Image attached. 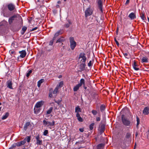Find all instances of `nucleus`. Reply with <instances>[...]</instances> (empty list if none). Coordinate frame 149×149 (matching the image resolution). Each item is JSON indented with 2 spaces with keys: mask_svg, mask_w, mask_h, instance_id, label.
Listing matches in <instances>:
<instances>
[{
  "mask_svg": "<svg viewBox=\"0 0 149 149\" xmlns=\"http://www.w3.org/2000/svg\"><path fill=\"white\" fill-rule=\"evenodd\" d=\"M46 120H47L46 118H45L43 121V124L45 126L50 128V127H51L54 126L55 124V122L54 120L50 122L48 121H46Z\"/></svg>",
  "mask_w": 149,
  "mask_h": 149,
  "instance_id": "obj_1",
  "label": "nucleus"
},
{
  "mask_svg": "<svg viewBox=\"0 0 149 149\" xmlns=\"http://www.w3.org/2000/svg\"><path fill=\"white\" fill-rule=\"evenodd\" d=\"M31 136H27L25 138L24 140L21 141H20L17 142L18 147L22 145H24L27 141L28 143H29L31 140Z\"/></svg>",
  "mask_w": 149,
  "mask_h": 149,
  "instance_id": "obj_2",
  "label": "nucleus"
},
{
  "mask_svg": "<svg viewBox=\"0 0 149 149\" xmlns=\"http://www.w3.org/2000/svg\"><path fill=\"white\" fill-rule=\"evenodd\" d=\"M122 121L123 123L126 126H129L131 124L130 121L126 118L124 115L121 116Z\"/></svg>",
  "mask_w": 149,
  "mask_h": 149,
  "instance_id": "obj_3",
  "label": "nucleus"
},
{
  "mask_svg": "<svg viewBox=\"0 0 149 149\" xmlns=\"http://www.w3.org/2000/svg\"><path fill=\"white\" fill-rule=\"evenodd\" d=\"M70 48L72 50H73L74 49L77 45L76 42L74 41V39L73 37H70Z\"/></svg>",
  "mask_w": 149,
  "mask_h": 149,
  "instance_id": "obj_4",
  "label": "nucleus"
},
{
  "mask_svg": "<svg viewBox=\"0 0 149 149\" xmlns=\"http://www.w3.org/2000/svg\"><path fill=\"white\" fill-rule=\"evenodd\" d=\"M93 12V10L89 7L86 9L85 12V16L86 17L92 15Z\"/></svg>",
  "mask_w": 149,
  "mask_h": 149,
  "instance_id": "obj_5",
  "label": "nucleus"
},
{
  "mask_svg": "<svg viewBox=\"0 0 149 149\" xmlns=\"http://www.w3.org/2000/svg\"><path fill=\"white\" fill-rule=\"evenodd\" d=\"M79 58L81 59L80 60V61L81 63H85L86 60V58L85 54L84 53H80L79 56Z\"/></svg>",
  "mask_w": 149,
  "mask_h": 149,
  "instance_id": "obj_6",
  "label": "nucleus"
},
{
  "mask_svg": "<svg viewBox=\"0 0 149 149\" xmlns=\"http://www.w3.org/2000/svg\"><path fill=\"white\" fill-rule=\"evenodd\" d=\"M97 2L98 8L99 9L101 13H103L102 9V0H97Z\"/></svg>",
  "mask_w": 149,
  "mask_h": 149,
  "instance_id": "obj_7",
  "label": "nucleus"
},
{
  "mask_svg": "<svg viewBox=\"0 0 149 149\" xmlns=\"http://www.w3.org/2000/svg\"><path fill=\"white\" fill-rule=\"evenodd\" d=\"M86 66L85 63H82L79 66V70H78V71L81 72L84 70L85 69Z\"/></svg>",
  "mask_w": 149,
  "mask_h": 149,
  "instance_id": "obj_8",
  "label": "nucleus"
},
{
  "mask_svg": "<svg viewBox=\"0 0 149 149\" xmlns=\"http://www.w3.org/2000/svg\"><path fill=\"white\" fill-rule=\"evenodd\" d=\"M44 103V102L42 100L37 102L35 104V107L36 108H39L43 105Z\"/></svg>",
  "mask_w": 149,
  "mask_h": 149,
  "instance_id": "obj_9",
  "label": "nucleus"
},
{
  "mask_svg": "<svg viewBox=\"0 0 149 149\" xmlns=\"http://www.w3.org/2000/svg\"><path fill=\"white\" fill-rule=\"evenodd\" d=\"M36 144L38 145H41L42 144V141L40 139V136L38 135L36 136Z\"/></svg>",
  "mask_w": 149,
  "mask_h": 149,
  "instance_id": "obj_10",
  "label": "nucleus"
},
{
  "mask_svg": "<svg viewBox=\"0 0 149 149\" xmlns=\"http://www.w3.org/2000/svg\"><path fill=\"white\" fill-rule=\"evenodd\" d=\"M7 7L8 10L11 11L14 10L15 9V6L12 3L8 4L7 6Z\"/></svg>",
  "mask_w": 149,
  "mask_h": 149,
  "instance_id": "obj_11",
  "label": "nucleus"
},
{
  "mask_svg": "<svg viewBox=\"0 0 149 149\" xmlns=\"http://www.w3.org/2000/svg\"><path fill=\"white\" fill-rule=\"evenodd\" d=\"M128 17L131 20L134 19L136 18V14L134 13H131L129 15Z\"/></svg>",
  "mask_w": 149,
  "mask_h": 149,
  "instance_id": "obj_12",
  "label": "nucleus"
},
{
  "mask_svg": "<svg viewBox=\"0 0 149 149\" xmlns=\"http://www.w3.org/2000/svg\"><path fill=\"white\" fill-rule=\"evenodd\" d=\"M19 53L20 54V57L22 58L24 57L26 55V52L25 50H23L19 52Z\"/></svg>",
  "mask_w": 149,
  "mask_h": 149,
  "instance_id": "obj_13",
  "label": "nucleus"
},
{
  "mask_svg": "<svg viewBox=\"0 0 149 149\" xmlns=\"http://www.w3.org/2000/svg\"><path fill=\"white\" fill-rule=\"evenodd\" d=\"M53 109L52 107H50L48 110L46 111V113L45 114L46 117H49V116L48 115L50 114L52 112Z\"/></svg>",
  "mask_w": 149,
  "mask_h": 149,
  "instance_id": "obj_14",
  "label": "nucleus"
},
{
  "mask_svg": "<svg viewBox=\"0 0 149 149\" xmlns=\"http://www.w3.org/2000/svg\"><path fill=\"white\" fill-rule=\"evenodd\" d=\"M143 113L144 115H148L149 113V108L147 107H145L143 111Z\"/></svg>",
  "mask_w": 149,
  "mask_h": 149,
  "instance_id": "obj_15",
  "label": "nucleus"
},
{
  "mask_svg": "<svg viewBox=\"0 0 149 149\" xmlns=\"http://www.w3.org/2000/svg\"><path fill=\"white\" fill-rule=\"evenodd\" d=\"M16 17V15H14L13 16L10 17L8 20V22L10 24H12L13 22V21L15 19V18Z\"/></svg>",
  "mask_w": 149,
  "mask_h": 149,
  "instance_id": "obj_16",
  "label": "nucleus"
},
{
  "mask_svg": "<svg viewBox=\"0 0 149 149\" xmlns=\"http://www.w3.org/2000/svg\"><path fill=\"white\" fill-rule=\"evenodd\" d=\"M62 33V32L61 30L58 31L55 33L53 37V39L55 40L59 35L61 34Z\"/></svg>",
  "mask_w": 149,
  "mask_h": 149,
  "instance_id": "obj_17",
  "label": "nucleus"
},
{
  "mask_svg": "<svg viewBox=\"0 0 149 149\" xmlns=\"http://www.w3.org/2000/svg\"><path fill=\"white\" fill-rule=\"evenodd\" d=\"M148 58L146 56L142 57L141 59V62L142 63H148Z\"/></svg>",
  "mask_w": 149,
  "mask_h": 149,
  "instance_id": "obj_18",
  "label": "nucleus"
},
{
  "mask_svg": "<svg viewBox=\"0 0 149 149\" xmlns=\"http://www.w3.org/2000/svg\"><path fill=\"white\" fill-rule=\"evenodd\" d=\"M76 116L79 121L82 122L83 121V119L80 116V114L79 113H77Z\"/></svg>",
  "mask_w": 149,
  "mask_h": 149,
  "instance_id": "obj_19",
  "label": "nucleus"
},
{
  "mask_svg": "<svg viewBox=\"0 0 149 149\" xmlns=\"http://www.w3.org/2000/svg\"><path fill=\"white\" fill-rule=\"evenodd\" d=\"M133 66L134 69L135 70H139V68H136V67L137 66V65L136 63V61H134Z\"/></svg>",
  "mask_w": 149,
  "mask_h": 149,
  "instance_id": "obj_20",
  "label": "nucleus"
},
{
  "mask_svg": "<svg viewBox=\"0 0 149 149\" xmlns=\"http://www.w3.org/2000/svg\"><path fill=\"white\" fill-rule=\"evenodd\" d=\"M7 87L10 88V89H13L12 86V83L11 81H8L7 82Z\"/></svg>",
  "mask_w": 149,
  "mask_h": 149,
  "instance_id": "obj_21",
  "label": "nucleus"
},
{
  "mask_svg": "<svg viewBox=\"0 0 149 149\" xmlns=\"http://www.w3.org/2000/svg\"><path fill=\"white\" fill-rule=\"evenodd\" d=\"M40 110L41 109L40 108H36L35 107L34 109V113L36 114H37L40 112Z\"/></svg>",
  "mask_w": 149,
  "mask_h": 149,
  "instance_id": "obj_22",
  "label": "nucleus"
},
{
  "mask_svg": "<svg viewBox=\"0 0 149 149\" xmlns=\"http://www.w3.org/2000/svg\"><path fill=\"white\" fill-rule=\"evenodd\" d=\"M80 86L79 84H77L73 88L74 91H77Z\"/></svg>",
  "mask_w": 149,
  "mask_h": 149,
  "instance_id": "obj_23",
  "label": "nucleus"
},
{
  "mask_svg": "<svg viewBox=\"0 0 149 149\" xmlns=\"http://www.w3.org/2000/svg\"><path fill=\"white\" fill-rule=\"evenodd\" d=\"M80 86H81L82 85L84 86L85 85V80L84 79H80V82L78 84Z\"/></svg>",
  "mask_w": 149,
  "mask_h": 149,
  "instance_id": "obj_24",
  "label": "nucleus"
},
{
  "mask_svg": "<svg viewBox=\"0 0 149 149\" xmlns=\"http://www.w3.org/2000/svg\"><path fill=\"white\" fill-rule=\"evenodd\" d=\"M44 81V79H41L39 80L38 82L37 86L38 87H39L41 85V84H42Z\"/></svg>",
  "mask_w": 149,
  "mask_h": 149,
  "instance_id": "obj_25",
  "label": "nucleus"
},
{
  "mask_svg": "<svg viewBox=\"0 0 149 149\" xmlns=\"http://www.w3.org/2000/svg\"><path fill=\"white\" fill-rule=\"evenodd\" d=\"M65 40V39L63 37H61L58 39L56 42V43L62 42H63Z\"/></svg>",
  "mask_w": 149,
  "mask_h": 149,
  "instance_id": "obj_26",
  "label": "nucleus"
},
{
  "mask_svg": "<svg viewBox=\"0 0 149 149\" xmlns=\"http://www.w3.org/2000/svg\"><path fill=\"white\" fill-rule=\"evenodd\" d=\"M81 110L79 107L78 106L75 107V112L77 113H79V112H81Z\"/></svg>",
  "mask_w": 149,
  "mask_h": 149,
  "instance_id": "obj_27",
  "label": "nucleus"
},
{
  "mask_svg": "<svg viewBox=\"0 0 149 149\" xmlns=\"http://www.w3.org/2000/svg\"><path fill=\"white\" fill-rule=\"evenodd\" d=\"M30 125V123L29 122L26 123L24 126V130L25 131L26 130L27 128Z\"/></svg>",
  "mask_w": 149,
  "mask_h": 149,
  "instance_id": "obj_28",
  "label": "nucleus"
},
{
  "mask_svg": "<svg viewBox=\"0 0 149 149\" xmlns=\"http://www.w3.org/2000/svg\"><path fill=\"white\" fill-rule=\"evenodd\" d=\"M94 60L92 59V60L90 61L88 63V66L89 67H90L93 66V63Z\"/></svg>",
  "mask_w": 149,
  "mask_h": 149,
  "instance_id": "obj_29",
  "label": "nucleus"
},
{
  "mask_svg": "<svg viewBox=\"0 0 149 149\" xmlns=\"http://www.w3.org/2000/svg\"><path fill=\"white\" fill-rule=\"evenodd\" d=\"M58 89V86H57L53 92V94H56L57 93Z\"/></svg>",
  "mask_w": 149,
  "mask_h": 149,
  "instance_id": "obj_30",
  "label": "nucleus"
},
{
  "mask_svg": "<svg viewBox=\"0 0 149 149\" xmlns=\"http://www.w3.org/2000/svg\"><path fill=\"white\" fill-rule=\"evenodd\" d=\"M8 116L9 113H6L2 117V119L4 120L6 119L8 117Z\"/></svg>",
  "mask_w": 149,
  "mask_h": 149,
  "instance_id": "obj_31",
  "label": "nucleus"
},
{
  "mask_svg": "<svg viewBox=\"0 0 149 149\" xmlns=\"http://www.w3.org/2000/svg\"><path fill=\"white\" fill-rule=\"evenodd\" d=\"M104 146V144L102 143L99 144L97 146L98 149H101Z\"/></svg>",
  "mask_w": 149,
  "mask_h": 149,
  "instance_id": "obj_32",
  "label": "nucleus"
},
{
  "mask_svg": "<svg viewBox=\"0 0 149 149\" xmlns=\"http://www.w3.org/2000/svg\"><path fill=\"white\" fill-rule=\"evenodd\" d=\"M131 137V134L130 133H127L126 135V137L127 139H129Z\"/></svg>",
  "mask_w": 149,
  "mask_h": 149,
  "instance_id": "obj_33",
  "label": "nucleus"
},
{
  "mask_svg": "<svg viewBox=\"0 0 149 149\" xmlns=\"http://www.w3.org/2000/svg\"><path fill=\"white\" fill-rule=\"evenodd\" d=\"M105 109V106L104 105H102L100 107V109L101 111H103Z\"/></svg>",
  "mask_w": 149,
  "mask_h": 149,
  "instance_id": "obj_34",
  "label": "nucleus"
},
{
  "mask_svg": "<svg viewBox=\"0 0 149 149\" xmlns=\"http://www.w3.org/2000/svg\"><path fill=\"white\" fill-rule=\"evenodd\" d=\"M16 146L18 147V146L17 145V143H15L13 144V145L10 147V148H14Z\"/></svg>",
  "mask_w": 149,
  "mask_h": 149,
  "instance_id": "obj_35",
  "label": "nucleus"
},
{
  "mask_svg": "<svg viewBox=\"0 0 149 149\" xmlns=\"http://www.w3.org/2000/svg\"><path fill=\"white\" fill-rule=\"evenodd\" d=\"M136 118L137 121L136 126L137 127L139 125L140 123V120L139 118L137 116H136Z\"/></svg>",
  "mask_w": 149,
  "mask_h": 149,
  "instance_id": "obj_36",
  "label": "nucleus"
},
{
  "mask_svg": "<svg viewBox=\"0 0 149 149\" xmlns=\"http://www.w3.org/2000/svg\"><path fill=\"white\" fill-rule=\"evenodd\" d=\"M32 70H30L28 71V72L26 74V76L27 77H28L30 75V74L32 73Z\"/></svg>",
  "mask_w": 149,
  "mask_h": 149,
  "instance_id": "obj_37",
  "label": "nucleus"
},
{
  "mask_svg": "<svg viewBox=\"0 0 149 149\" xmlns=\"http://www.w3.org/2000/svg\"><path fill=\"white\" fill-rule=\"evenodd\" d=\"M63 81H61L60 82L59 85H58V88H61L63 86Z\"/></svg>",
  "mask_w": 149,
  "mask_h": 149,
  "instance_id": "obj_38",
  "label": "nucleus"
},
{
  "mask_svg": "<svg viewBox=\"0 0 149 149\" xmlns=\"http://www.w3.org/2000/svg\"><path fill=\"white\" fill-rule=\"evenodd\" d=\"M123 55L126 58H129L130 56H128V53H123Z\"/></svg>",
  "mask_w": 149,
  "mask_h": 149,
  "instance_id": "obj_39",
  "label": "nucleus"
},
{
  "mask_svg": "<svg viewBox=\"0 0 149 149\" xmlns=\"http://www.w3.org/2000/svg\"><path fill=\"white\" fill-rule=\"evenodd\" d=\"M9 53L11 55H12L15 54V52L14 50H10L9 52Z\"/></svg>",
  "mask_w": 149,
  "mask_h": 149,
  "instance_id": "obj_40",
  "label": "nucleus"
},
{
  "mask_svg": "<svg viewBox=\"0 0 149 149\" xmlns=\"http://www.w3.org/2000/svg\"><path fill=\"white\" fill-rule=\"evenodd\" d=\"M94 123H93L91 124L90 125L89 128L91 130H92L93 129V127L94 126Z\"/></svg>",
  "mask_w": 149,
  "mask_h": 149,
  "instance_id": "obj_41",
  "label": "nucleus"
},
{
  "mask_svg": "<svg viewBox=\"0 0 149 149\" xmlns=\"http://www.w3.org/2000/svg\"><path fill=\"white\" fill-rule=\"evenodd\" d=\"M104 126L102 125L100 129V132H103L104 131Z\"/></svg>",
  "mask_w": 149,
  "mask_h": 149,
  "instance_id": "obj_42",
  "label": "nucleus"
},
{
  "mask_svg": "<svg viewBox=\"0 0 149 149\" xmlns=\"http://www.w3.org/2000/svg\"><path fill=\"white\" fill-rule=\"evenodd\" d=\"M71 24V23L70 21H69L68 23L65 24V26L66 28H68Z\"/></svg>",
  "mask_w": 149,
  "mask_h": 149,
  "instance_id": "obj_43",
  "label": "nucleus"
},
{
  "mask_svg": "<svg viewBox=\"0 0 149 149\" xmlns=\"http://www.w3.org/2000/svg\"><path fill=\"white\" fill-rule=\"evenodd\" d=\"M48 133V130H45L43 132V135L44 136H46Z\"/></svg>",
  "mask_w": 149,
  "mask_h": 149,
  "instance_id": "obj_44",
  "label": "nucleus"
},
{
  "mask_svg": "<svg viewBox=\"0 0 149 149\" xmlns=\"http://www.w3.org/2000/svg\"><path fill=\"white\" fill-rule=\"evenodd\" d=\"M92 113L93 115H95L97 113V111L95 110H93L92 111Z\"/></svg>",
  "mask_w": 149,
  "mask_h": 149,
  "instance_id": "obj_45",
  "label": "nucleus"
},
{
  "mask_svg": "<svg viewBox=\"0 0 149 149\" xmlns=\"http://www.w3.org/2000/svg\"><path fill=\"white\" fill-rule=\"evenodd\" d=\"M54 40L53 39V38L52 40H51L49 42V45H52L54 41Z\"/></svg>",
  "mask_w": 149,
  "mask_h": 149,
  "instance_id": "obj_46",
  "label": "nucleus"
},
{
  "mask_svg": "<svg viewBox=\"0 0 149 149\" xmlns=\"http://www.w3.org/2000/svg\"><path fill=\"white\" fill-rule=\"evenodd\" d=\"M17 43L15 42L12 43V46L14 48H16L17 47V46L16 45L15 46V44H16Z\"/></svg>",
  "mask_w": 149,
  "mask_h": 149,
  "instance_id": "obj_47",
  "label": "nucleus"
},
{
  "mask_svg": "<svg viewBox=\"0 0 149 149\" xmlns=\"http://www.w3.org/2000/svg\"><path fill=\"white\" fill-rule=\"evenodd\" d=\"M27 29V28L26 27L24 26L22 28V30L24 31V33H24V32L26 31Z\"/></svg>",
  "mask_w": 149,
  "mask_h": 149,
  "instance_id": "obj_48",
  "label": "nucleus"
},
{
  "mask_svg": "<svg viewBox=\"0 0 149 149\" xmlns=\"http://www.w3.org/2000/svg\"><path fill=\"white\" fill-rule=\"evenodd\" d=\"M114 40L116 42V43L117 45L118 46H119V42H118V41L116 40V38H114Z\"/></svg>",
  "mask_w": 149,
  "mask_h": 149,
  "instance_id": "obj_49",
  "label": "nucleus"
},
{
  "mask_svg": "<svg viewBox=\"0 0 149 149\" xmlns=\"http://www.w3.org/2000/svg\"><path fill=\"white\" fill-rule=\"evenodd\" d=\"M141 18L143 20H144L145 19V17L143 14H142L141 16Z\"/></svg>",
  "mask_w": 149,
  "mask_h": 149,
  "instance_id": "obj_50",
  "label": "nucleus"
},
{
  "mask_svg": "<svg viewBox=\"0 0 149 149\" xmlns=\"http://www.w3.org/2000/svg\"><path fill=\"white\" fill-rule=\"evenodd\" d=\"M38 27H36L33 28L31 30H30V31H35V30H36V29H38Z\"/></svg>",
  "mask_w": 149,
  "mask_h": 149,
  "instance_id": "obj_51",
  "label": "nucleus"
},
{
  "mask_svg": "<svg viewBox=\"0 0 149 149\" xmlns=\"http://www.w3.org/2000/svg\"><path fill=\"white\" fill-rule=\"evenodd\" d=\"M96 120L97 121H100V118L99 117H97L96 118Z\"/></svg>",
  "mask_w": 149,
  "mask_h": 149,
  "instance_id": "obj_52",
  "label": "nucleus"
},
{
  "mask_svg": "<svg viewBox=\"0 0 149 149\" xmlns=\"http://www.w3.org/2000/svg\"><path fill=\"white\" fill-rule=\"evenodd\" d=\"M130 1V0H127L125 4L126 5H127L128 4H129V3Z\"/></svg>",
  "mask_w": 149,
  "mask_h": 149,
  "instance_id": "obj_53",
  "label": "nucleus"
},
{
  "mask_svg": "<svg viewBox=\"0 0 149 149\" xmlns=\"http://www.w3.org/2000/svg\"><path fill=\"white\" fill-rule=\"evenodd\" d=\"M79 131L81 132H83L84 131V130L83 128H80L79 129Z\"/></svg>",
  "mask_w": 149,
  "mask_h": 149,
  "instance_id": "obj_54",
  "label": "nucleus"
},
{
  "mask_svg": "<svg viewBox=\"0 0 149 149\" xmlns=\"http://www.w3.org/2000/svg\"><path fill=\"white\" fill-rule=\"evenodd\" d=\"M54 101L56 103H57L58 104H59L61 102V101H60V100L56 101L55 100Z\"/></svg>",
  "mask_w": 149,
  "mask_h": 149,
  "instance_id": "obj_55",
  "label": "nucleus"
},
{
  "mask_svg": "<svg viewBox=\"0 0 149 149\" xmlns=\"http://www.w3.org/2000/svg\"><path fill=\"white\" fill-rule=\"evenodd\" d=\"M49 97H52V93H50L49 94Z\"/></svg>",
  "mask_w": 149,
  "mask_h": 149,
  "instance_id": "obj_56",
  "label": "nucleus"
},
{
  "mask_svg": "<svg viewBox=\"0 0 149 149\" xmlns=\"http://www.w3.org/2000/svg\"><path fill=\"white\" fill-rule=\"evenodd\" d=\"M56 7L57 8H59L60 7V6L58 5H57Z\"/></svg>",
  "mask_w": 149,
  "mask_h": 149,
  "instance_id": "obj_57",
  "label": "nucleus"
},
{
  "mask_svg": "<svg viewBox=\"0 0 149 149\" xmlns=\"http://www.w3.org/2000/svg\"><path fill=\"white\" fill-rule=\"evenodd\" d=\"M57 3H58V4H61V1H58L57 2Z\"/></svg>",
  "mask_w": 149,
  "mask_h": 149,
  "instance_id": "obj_58",
  "label": "nucleus"
},
{
  "mask_svg": "<svg viewBox=\"0 0 149 149\" xmlns=\"http://www.w3.org/2000/svg\"><path fill=\"white\" fill-rule=\"evenodd\" d=\"M84 89H86L87 88L85 86V85L84 86Z\"/></svg>",
  "mask_w": 149,
  "mask_h": 149,
  "instance_id": "obj_59",
  "label": "nucleus"
},
{
  "mask_svg": "<svg viewBox=\"0 0 149 149\" xmlns=\"http://www.w3.org/2000/svg\"><path fill=\"white\" fill-rule=\"evenodd\" d=\"M1 107H0V111H1Z\"/></svg>",
  "mask_w": 149,
  "mask_h": 149,
  "instance_id": "obj_60",
  "label": "nucleus"
},
{
  "mask_svg": "<svg viewBox=\"0 0 149 149\" xmlns=\"http://www.w3.org/2000/svg\"><path fill=\"white\" fill-rule=\"evenodd\" d=\"M61 76H59V78H61Z\"/></svg>",
  "mask_w": 149,
  "mask_h": 149,
  "instance_id": "obj_61",
  "label": "nucleus"
},
{
  "mask_svg": "<svg viewBox=\"0 0 149 149\" xmlns=\"http://www.w3.org/2000/svg\"><path fill=\"white\" fill-rule=\"evenodd\" d=\"M148 134H149V130H148Z\"/></svg>",
  "mask_w": 149,
  "mask_h": 149,
  "instance_id": "obj_62",
  "label": "nucleus"
},
{
  "mask_svg": "<svg viewBox=\"0 0 149 149\" xmlns=\"http://www.w3.org/2000/svg\"><path fill=\"white\" fill-rule=\"evenodd\" d=\"M67 0H64V1H66Z\"/></svg>",
  "mask_w": 149,
  "mask_h": 149,
  "instance_id": "obj_63",
  "label": "nucleus"
},
{
  "mask_svg": "<svg viewBox=\"0 0 149 149\" xmlns=\"http://www.w3.org/2000/svg\"><path fill=\"white\" fill-rule=\"evenodd\" d=\"M1 104V103L0 102V105Z\"/></svg>",
  "mask_w": 149,
  "mask_h": 149,
  "instance_id": "obj_64",
  "label": "nucleus"
}]
</instances>
